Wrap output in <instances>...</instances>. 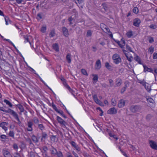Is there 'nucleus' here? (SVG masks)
Masks as SVG:
<instances>
[{"label": "nucleus", "mask_w": 157, "mask_h": 157, "mask_svg": "<svg viewBox=\"0 0 157 157\" xmlns=\"http://www.w3.org/2000/svg\"><path fill=\"white\" fill-rule=\"evenodd\" d=\"M93 99L94 101H96L98 100V99L97 97V96L96 94H94V95H93Z\"/></svg>", "instance_id": "nucleus-53"}, {"label": "nucleus", "mask_w": 157, "mask_h": 157, "mask_svg": "<svg viewBox=\"0 0 157 157\" xmlns=\"http://www.w3.org/2000/svg\"><path fill=\"white\" fill-rule=\"evenodd\" d=\"M116 85L117 86H119L121 85L122 83V80L120 78H118L116 79Z\"/></svg>", "instance_id": "nucleus-17"}, {"label": "nucleus", "mask_w": 157, "mask_h": 157, "mask_svg": "<svg viewBox=\"0 0 157 157\" xmlns=\"http://www.w3.org/2000/svg\"><path fill=\"white\" fill-rule=\"evenodd\" d=\"M48 150V147L46 146H44L43 148V152H47V151Z\"/></svg>", "instance_id": "nucleus-58"}, {"label": "nucleus", "mask_w": 157, "mask_h": 157, "mask_svg": "<svg viewBox=\"0 0 157 157\" xmlns=\"http://www.w3.org/2000/svg\"><path fill=\"white\" fill-rule=\"evenodd\" d=\"M69 91L74 95L73 93L74 91L69 86H67V89Z\"/></svg>", "instance_id": "nucleus-51"}, {"label": "nucleus", "mask_w": 157, "mask_h": 157, "mask_svg": "<svg viewBox=\"0 0 157 157\" xmlns=\"http://www.w3.org/2000/svg\"><path fill=\"white\" fill-rule=\"evenodd\" d=\"M125 105V101L123 99L120 100L118 104V106L119 108L123 107Z\"/></svg>", "instance_id": "nucleus-15"}, {"label": "nucleus", "mask_w": 157, "mask_h": 157, "mask_svg": "<svg viewBox=\"0 0 157 157\" xmlns=\"http://www.w3.org/2000/svg\"><path fill=\"white\" fill-rule=\"evenodd\" d=\"M141 107L140 105H131L130 108V109L131 112L132 113H136L141 109Z\"/></svg>", "instance_id": "nucleus-2"}, {"label": "nucleus", "mask_w": 157, "mask_h": 157, "mask_svg": "<svg viewBox=\"0 0 157 157\" xmlns=\"http://www.w3.org/2000/svg\"><path fill=\"white\" fill-rule=\"evenodd\" d=\"M71 55L70 53H68L67 55L66 58L68 62L70 63L71 62Z\"/></svg>", "instance_id": "nucleus-19"}, {"label": "nucleus", "mask_w": 157, "mask_h": 157, "mask_svg": "<svg viewBox=\"0 0 157 157\" xmlns=\"http://www.w3.org/2000/svg\"><path fill=\"white\" fill-rule=\"evenodd\" d=\"M4 102H5L7 105H8L10 107H12L13 105L12 103L8 100L6 99H4L3 101Z\"/></svg>", "instance_id": "nucleus-26"}, {"label": "nucleus", "mask_w": 157, "mask_h": 157, "mask_svg": "<svg viewBox=\"0 0 157 157\" xmlns=\"http://www.w3.org/2000/svg\"><path fill=\"white\" fill-rule=\"evenodd\" d=\"M14 132L13 131H10L9 134V136L13 138H14Z\"/></svg>", "instance_id": "nucleus-43"}, {"label": "nucleus", "mask_w": 157, "mask_h": 157, "mask_svg": "<svg viewBox=\"0 0 157 157\" xmlns=\"http://www.w3.org/2000/svg\"><path fill=\"white\" fill-rule=\"evenodd\" d=\"M140 22V20L139 18H136L134 19L133 25L136 27H138Z\"/></svg>", "instance_id": "nucleus-8"}, {"label": "nucleus", "mask_w": 157, "mask_h": 157, "mask_svg": "<svg viewBox=\"0 0 157 157\" xmlns=\"http://www.w3.org/2000/svg\"><path fill=\"white\" fill-rule=\"evenodd\" d=\"M126 49L127 50H128L130 52H132L131 48L127 44L126 45Z\"/></svg>", "instance_id": "nucleus-52"}, {"label": "nucleus", "mask_w": 157, "mask_h": 157, "mask_svg": "<svg viewBox=\"0 0 157 157\" xmlns=\"http://www.w3.org/2000/svg\"><path fill=\"white\" fill-rule=\"evenodd\" d=\"M0 110L6 113H10L13 116V117H14L15 119L17 120L18 121V123L20 124L21 123V122L19 119L17 114L13 110L10 109H8L6 110L3 109V107H0Z\"/></svg>", "instance_id": "nucleus-1"}, {"label": "nucleus", "mask_w": 157, "mask_h": 157, "mask_svg": "<svg viewBox=\"0 0 157 157\" xmlns=\"http://www.w3.org/2000/svg\"><path fill=\"white\" fill-rule=\"evenodd\" d=\"M113 59L114 63L116 64H118L121 61V58L117 54H114L113 56Z\"/></svg>", "instance_id": "nucleus-3"}, {"label": "nucleus", "mask_w": 157, "mask_h": 157, "mask_svg": "<svg viewBox=\"0 0 157 157\" xmlns=\"http://www.w3.org/2000/svg\"><path fill=\"white\" fill-rule=\"evenodd\" d=\"M46 30V26H43L41 28V31L43 33L45 32Z\"/></svg>", "instance_id": "nucleus-44"}, {"label": "nucleus", "mask_w": 157, "mask_h": 157, "mask_svg": "<svg viewBox=\"0 0 157 157\" xmlns=\"http://www.w3.org/2000/svg\"><path fill=\"white\" fill-rule=\"evenodd\" d=\"M154 72L155 73L154 74L155 77V74L157 75V68H154Z\"/></svg>", "instance_id": "nucleus-63"}, {"label": "nucleus", "mask_w": 157, "mask_h": 157, "mask_svg": "<svg viewBox=\"0 0 157 157\" xmlns=\"http://www.w3.org/2000/svg\"><path fill=\"white\" fill-rule=\"evenodd\" d=\"M101 67V64L100 60L98 59L96 62L95 66V69L97 70H99Z\"/></svg>", "instance_id": "nucleus-9"}, {"label": "nucleus", "mask_w": 157, "mask_h": 157, "mask_svg": "<svg viewBox=\"0 0 157 157\" xmlns=\"http://www.w3.org/2000/svg\"><path fill=\"white\" fill-rule=\"evenodd\" d=\"M25 42H29L30 45H31V43L29 41V39L27 37H25Z\"/></svg>", "instance_id": "nucleus-61"}, {"label": "nucleus", "mask_w": 157, "mask_h": 157, "mask_svg": "<svg viewBox=\"0 0 157 157\" xmlns=\"http://www.w3.org/2000/svg\"><path fill=\"white\" fill-rule=\"evenodd\" d=\"M39 76V79H40V80L41 82H43V83L44 84V85H46V86L47 87H48V88L49 90H52V89H51L49 87H48V86L47 85H46V84H45V82H44L43 81V80L41 79V78H40V77L39 76Z\"/></svg>", "instance_id": "nucleus-49"}, {"label": "nucleus", "mask_w": 157, "mask_h": 157, "mask_svg": "<svg viewBox=\"0 0 157 157\" xmlns=\"http://www.w3.org/2000/svg\"><path fill=\"white\" fill-rule=\"evenodd\" d=\"M126 35L128 38H131L133 35V33L132 31H130L127 32Z\"/></svg>", "instance_id": "nucleus-25"}, {"label": "nucleus", "mask_w": 157, "mask_h": 157, "mask_svg": "<svg viewBox=\"0 0 157 157\" xmlns=\"http://www.w3.org/2000/svg\"><path fill=\"white\" fill-rule=\"evenodd\" d=\"M109 135L110 137H113L114 138L116 139V140H117L118 139V138L116 137V135H113L111 133H109Z\"/></svg>", "instance_id": "nucleus-47"}, {"label": "nucleus", "mask_w": 157, "mask_h": 157, "mask_svg": "<svg viewBox=\"0 0 157 157\" xmlns=\"http://www.w3.org/2000/svg\"><path fill=\"white\" fill-rule=\"evenodd\" d=\"M153 59H157V53L155 52L153 54Z\"/></svg>", "instance_id": "nucleus-56"}, {"label": "nucleus", "mask_w": 157, "mask_h": 157, "mask_svg": "<svg viewBox=\"0 0 157 157\" xmlns=\"http://www.w3.org/2000/svg\"><path fill=\"white\" fill-rule=\"evenodd\" d=\"M52 47L56 51L58 52L59 51L58 45L57 44L55 43L54 44L52 45Z\"/></svg>", "instance_id": "nucleus-23"}, {"label": "nucleus", "mask_w": 157, "mask_h": 157, "mask_svg": "<svg viewBox=\"0 0 157 157\" xmlns=\"http://www.w3.org/2000/svg\"><path fill=\"white\" fill-rule=\"evenodd\" d=\"M154 48H152V47H150L149 48V51L150 52H151V53H152L153 51H154Z\"/></svg>", "instance_id": "nucleus-62"}, {"label": "nucleus", "mask_w": 157, "mask_h": 157, "mask_svg": "<svg viewBox=\"0 0 157 157\" xmlns=\"http://www.w3.org/2000/svg\"><path fill=\"white\" fill-rule=\"evenodd\" d=\"M150 146L153 149L157 150V145L156 143L152 140H150L149 141Z\"/></svg>", "instance_id": "nucleus-7"}, {"label": "nucleus", "mask_w": 157, "mask_h": 157, "mask_svg": "<svg viewBox=\"0 0 157 157\" xmlns=\"http://www.w3.org/2000/svg\"><path fill=\"white\" fill-rule=\"evenodd\" d=\"M148 38L149 40V42L150 43H151L154 41L153 38L151 36H148Z\"/></svg>", "instance_id": "nucleus-39"}, {"label": "nucleus", "mask_w": 157, "mask_h": 157, "mask_svg": "<svg viewBox=\"0 0 157 157\" xmlns=\"http://www.w3.org/2000/svg\"><path fill=\"white\" fill-rule=\"evenodd\" d=\"M8 123L6 122H3L0 123V127H2L5 131H6L7 130V128L6 126L7 125Z\"/></svg>", "instance_id": "nucleus-12"}, {"label": "nucleus", "mask_w": 157, "mask_h": 157, "mask_svg": "<svg viewBox=\"0 0 157 157\" xmlns=\"http://www.w3.org/2000/svg\"><path fill=\"white\" fill-rule=\"evenodd\" d=\"M13 148L15 150H17L18 147L17 144H14L13 145Z\"/></svg>", "instance_id": "nucleus-55"}, {"label": "nucleus", "mask_w": 157, "mask_h": 157, "mask_svg": "<svg viewBox=\"0 0 157 157\" xmlns=\"http://www.w3.org/2000/svg\"><path fill=\"white\" fill-rule=\"evenodd\" d=\"M147 84L148 85H147L146 84L144 86L147 91L148 92H150L151 90V86L149 85L148 84Z\"/></svg>", "instance_id": "nucleus-24"}, {"label": "nucleus", "mask_w": 157, "mask_h": 157, "mask_svg": "<svg viewBox=\"0 0 157 157\" xmlns=\"http://www.w3.org/2000/svg\"><path fill=\"white\" fill-rule=\"evenodd\" d=\"M58 113L60 114L63 117L65 118H67V117L63 114V112L61 110H59L58 112Z\"/></svg>", "instance_id": "nucleus-30"}, {"label": "nucleus", "mask_w": 157, "mask_h": 157, "mask_svg": "<svg viewBox=\"0 0 157 157\" xmlns=\"http://www.w3.org/2000/svg\"><path fill=\"white\" fill-rule=\"evenodd\" d=\"M121 45H120V47L122 48H124V46L125 45V42L124 40L123 39H122L121 40Z\"/></svg>", "instance_id": "nucleus-27"}, {"label": "nucleus", "mask_w": 157, "mask_h": 157, "mask_svg": "<svg viewBox=\"0 0 157 157\" xmlns=\"http://www.w3.org/2000/svg\"><path fill=\"white\" fill-rule=\"evenodd\" d=\"M144 68V71L145 72L146 71H148L150 72L153 73V70L152 68H148L145 65H143Z\"/></svg>", "instance_id": "nucleus-11"}, {"label": "nucleus", "mask_w": 157, "mask_h": 157, "mask_svg": "<svg viewBox=\"0 0 157 157\" xmlns=\"http://www.w3.org/2000/svg\"><path fill=\"white\" fill-rule=\"evenodd\" d=\"M51 151L52 153L54 155H56L58 152L57 150L54 147L51 150Z\"/></svg>", "instance_id": "nucleus-38"}, {"label": "nucleus", "mask_w": 157, "mask_h": 157, "mask_svg": "<svg viewBox=\"0 0 157 157\" xmlns=\"http://www.w3.org/2000/svg\"><path fill=\"white\" fill-rule=\"evenodd\" d=\"M21 146L22 147L24 148V147H25L26 145L24 142L21 141Z\"/></svg>", "instance_id": "nucleus-59"}, {"label": "nucleus", "mask_w": 157, "mask_h": 157, "mask_svg": "<svg viewBox=\"0 0 157 157\" xmlns=\"http://www.w3.org/2000/svg\"><path fill=\"white\" fill-rule=\"evenodd\" d=\"M33 123L31 121H29L27 122V125L28 127L31 128L32 127V126L33 125Z\"/></svg>", "instance_id": "nucleus-42"}, {"label": "nucleus", "mask_w": 157, "mask_h": 157, "mask_svg": "<svg viewBox=\"0 0 157 157\" xmlns=\"http://www.w3.org/2000/svg\"><path fill=\"white\" fill-rule=\"evenodd\" d=\"M139 83L142 84L143 86H144L146 84H148L144 80V79L143 80L139 81Z\"/></svg>", "instance_id": "nucleus-41"}, {"label": "nucleus", "mask_w": 157, "mask_h": 157, "mask_svg": "<svg viewBox=\"0 0 157 157\" xmlns=\"http://www.w3.org/2000/svg\"><path fill=\"white\" fill-rule=\"evenodd\" d=\"M109 82L110 83V86L111 87H112L113 85V81L111 79H109Z\"/></svg>", "instance_id": "nucleus-57"}, {"label": "nucleus", "mask_w": 157, "mask_h": 157, "mask_svg": "<svg viewBox=\"0 0 157 157\" xmlns=\"http://www.w3.org/2000/svg\"><path fill=\"white\" fill-rule=\"evenodd\" d=\"M94 78H93V83L94 84V83H96L98 80V75H93Z\"/></svg>", "instance_id": "nucleus-21"}, {"label": "nucleus", "mask_w": 157, "mask_h": 157, "mask_svg": "<svg viewBox=\"0 0 157 157\" xmlns=\"http://www.w3.org/2000/svg\"><path fill=\"white\" fill-rule=\"evenodd\" d=\"M56 155L58 157H63L62 152L60 151H58Z\"/></svg>", "instance_id": "nucleus-33"}, {"label": "nucleus", "mask_w": 157, "mask_h": 157, "mask_svg": "<svg viewBox=\"0 0 157 157\" xmlns=\"http://www.w3.org/2000/svg\"><path fill=\"white\" fill-rule=\"evenodd\" d=\"M43 157H49L47 155V152H43Z\"/></svg>", "instance_id": "nucleus-64"}, {"label": "nucleus", "mask_w": 157, "mask_h": 157, "mask_svg": "<svg viewBox=\"0 0 157 157\" xmlns=\"http://www.w3.org/2000/svg\"><path fill=\"white\" fill-rule=\"evenodd\" d=\"M38 128L41 131L43 130L45 128V127L42 124H38Z\"/></svg>", "instance_id": "nucleus-29"}, {"label": "nucleus", "mask_w": 157, "mask_h": 157, "mask_svg": "<svg viewBox=\"0 0 157 157\" xmlns=\"http://www.w3.org/2000/svg\"><path fill=\"white\" fill-rule=\"evenodd\" d=\"M17 108L19 109L21 112H23L24 110L23 106L21 104H18L17 105Z\"/></svg>", "instance_id": "nucleus-22"}, {"label": "nucleus", "mask_w": 157, "mask_h": 157, "mask_svg": "<svg viewBox=\"0 0 157 157\" xmlns=\"http://www.w3.org/2000/svg\"><path fill=\"white\" fill-rule=\"evenodd\" d=\"M52 106L53 108L57 112L59 110L57 108V107H56V105L54 104V103L52 102Z\"/></svg>", "instance_id": "nucleus-37"}, {"label": "nucleus", "mask_w": 157, "mask_h": 157, "mask_svg": "<svg viewBox=\"0 0 157 157\" xmlns=\"http://www.w3.org/2000/svg\"><path fill=\"white\" fill-rule=\"evenodd\" d=\"M112 101V104L114 106H115L117 104V102L115 99H112L111 100Z\"/></svg>", "instance_id": "nucleus-48"}, {"label": "nucleus", "mask_w": 157, "mask_h": 157, "mask_svg": "<svg viewBox=\"0 0 157 157\" xmlns=\"http://www.w3.org/2000/svg\"><path fill=\"white\" fill-rule=\"evenodd\" d=\"M3 153L5 157H11V156L10 152L6 149L3 150Z\"/></svg>", "instance_id": "nucleus-13"}, {"label": "nucleus", "mask_w": 157, "mask_h": 157, "mask_svg": "<svg viewBox=\"0 0 157 157\" xmlns=\"http://www.w3.org/2000/svg\"><path fill=\"white\" fill-rule=\"evenodd\" d=\"M57 120L58 122L63 126H65L67 123L61 118L58 116H57Z\"/></svg>", "instance_id": "nucleus-4"}, {"label": "nucleus", "mask_w": 157, "mask_h": 157, "mask_svg": "<svg viewBox=\"0 0 157 157\" xmlns=\"http://www.w3.org/2000/svg\"><path fill=\"white\" fill-rule=\"evenodd\" d=\"M95 102L97 104L99 105L100 106H104V105L102 101H100L98 99L97 101H96Z\"/></svg>", "instance_id": "nucleus-31"}, {"label": "nucleus", "mask_w": 157, "mask_h": 157, "mask_svg": "<svg viewBox=\"0 0 157 157\" xmlns=\"http://www.w3.org/2000/svg\"><path fill=\"white\" fill-rule=\"evenodd\" d=\"M133 12L136 14H137L138 13L139 10L137 7H135L133 10Z\"/></svg>", "instance_id": "nucleus-40"}, {"label": "nucleus", "mask_w": 157, "mask_h": 157, "mask_svg": "<svg viewBox=\"0 0 157 157\" xmlns=\"http://www.w3.org/2000/svg\"><path fill=\"white\" fill-rule=\"evenodd\" d=\"M33 121L35 124H38L39 122V119L36 117H34L33 119Z\"/></svg>", "instance_id": "nucleus-28"}, {"label": "nucleus", "mask_w": 157, "mask_h": 157, "mask_svg": "<svg viewBox=\"0 0 157 157\" xmlns=\"http://www.w3.org/2000/svg\"><path fill=\"white\" fill-rule=\"evenodd\" d=\"M134 59L139 64H142L140 58L137 55L136 56V57H134Z\"/></svg>", "instance_id": "nucleus-20"}, {"label": "nucleus", "mask_w": 157, "mask_h": 157, "mask_svg": "<svg viewBox=\"0 0 157 157\" xmlns=\"http://www.w3.org/2000/svg\"><path fill=\"white\" fill-rule=\"evenodd\" d=\"M105 65L106 68L109 71H112L113 70V67L109 64V63H105Z\"/></svg>", "instance_id": "nucleus-14"}, {"label": "nucleus", "mask_w": 157, "mask_h": 157, "mask_svg": "<svg viewBox=\"0 0 157 157\" xmlns=\"http://www.w3.org/2000/svg\"><path fill=\"white\" fill-rule=\"evenodd\" d=\"M92 35V31L91 30H88L87 34L86 36L87 37H89L91 36Z\"/></svg>", "instance_id": "nucleus-46"}, {"label": "nucleus", "mask_w": 157, "mask_h": 157, "mask_svg": "<svg viewBox=\"0 0 157 157\" xmlns=\"http://www.w3.org/2000/svg\"><path fill=\"white\" fill-rule=\"evenodd\" d=\"M31 139L34 143H36L39 142L38 138L34 135L32 136Z\"/></svg>", "instance_id": "nucleus-16"}, {"label": "nucleus", "mask_w": 157, "mask_h": 157, "mask_svg": "<svg viewBox=\"0 0 157 157\" xmlns=\"http://www.w3.org/2000/svg\"><path fill=\"white\" fill-rule=\"evenodd\" d=\"M149 27L153 29H155L157 28V26L155 24H151L149 26Z\"/></svg>", "instance_id": "nucleus-35"}, {"label": "nucleus", "mask_w": 157, "mask_h": 157, "mask_svg": "<svg viewBox=\"0 0 157 157\" xmlns=\"http://www.w3.org/2000/svg\"><path fill=\"white\" fill-rule=\"evenodd\" d=\"M73 19L71 17H70L68 19V21L70 22V25L72 24L73 23L72 22V21L73 20Z\"/></svg>", "instance_id": "nucleus-50"}, {"label": "nucleus", "mask_w": 157, "mask_h": 157, "mask_svg": "<svg viewBox=\"0 0 157 157\" xmlns=\"http://www.w3.org/2000/svg\"><path fill=\"white\" fill-rule=\"evenodd\" d=\"M71 145L74 147L78 151H80V148L77 144L74 141H71L70 143Z\"/></svg>", "instance_id": "nucleus-6"}, {"label": "nucleus", "mask_w": 157, "mask_h": 157, "mask_svg": "<svg viewBox=\"0 0 157 157\" xmlns=\"http://www.w3.org/2000/svg\"><path fill=\"white\" fill-rule=\"evenodd\" d=\"M117 110L115 107H113L107 111L108 114L111 115L115 114L117 113Z\"/></svg>", "instance_id": "nucleus-5"}, {"label": "nucleus", "mask_w": 157, "mask_h": 157, "mask_svg": "<svg viewBox=\"0 0 157 157\" xmlns=\"http://www.w3.org/2000/svg\"><path fill=\"white\" fill-rule=\"evenodd\" d=\"M44 17L43 13L41 12L38 13L37 15V18L38 20L42 19Z\"/></svg>", "instance_id": "nucleus-18"}, {"label": "nucleus", "mask_w": 157, "mask_h": 157, "mask_svg": "<svg viewBox=\"0 0 157 157\" xmlns=\"http://www.w3.org/2000/svg\"><path fill=\"white\" fill-rule=\"evenodd\" d=\"M152 117V115L151 114H148L146 116V118L147 121H149Z\"/></svg>", "instance_id": "nucleus-32"}, {"label": "nucleus", "mask_w": 157, "mask_h": 157, "mask_svg": "<svg viewBox=\"0 0 157 157\" xmlns=\"http://www.w3.org/2000/svg\"><path fill=\"white\" fill-rule=\"evenodd\" d=\"M42 137L44 139H45L48 137V135L45 132H43L42 133Z\"/></svg>", "instance_id": "nucleus-36"}, {"label": "nucleus", "mask_w": 157, "mask_h": 157, "mask_svg": "<svg viewBox=\"0 0 157 157\" xmlns=\"http://www.w3.org/2000/svg\"><path fill=\"white\" fill-rule=\"evenodd\" d=\"M81 72L82 74L85 75L87 76L88 75L86 71L84 69H81Z\"/></svg>", "instance_id": "nucleus-45"}, {"label": "nucleus", "mask_w": 157, "mask_h": 157, "mask_svg": "<svg viewBox=\"0 0 157 157\" xmlns=\"http://www.w3.org/2000/svg\"><path fill=\"white\" fill-rule=\"evenodd\" d=\"M62 30L64 35L66 37H67L69 35L68 29L65 27H63L62 28Z\"/></svg>", "instance_id": "nucleus-10"}, {"label": "nucleus", "mask_w": 157, "mask_h": 157, "mask_svg": "<svg viewBox=\"0 0 157 157\" xmlns=\"http://www.w3.org/2000/svg\"><path fill=\"white\" fill-rule=\"evenodd\" d=\"M127 57V59L130 62H131L132 61V59L133 58V57L132 56H130V57H129L127 56H126Z\"/></svg>", "instance_id": "nucleus-54"}, {"label": "nucleus", "mask_w": 157, "mask_h": 157, "mask_svg": "<svg viewBox=\"0 0 157 157\" xmlns=\"http://www.w3.org/2000/svg\"><path fill=\"white\" fill-rule=\"evenodd\" d=\"M126 89V87H123L121 89V94H123L125 91Z\"/></svg>", "instance_id": "nucleus-60"}, {"label": "nucleus", "mask_w": 157, "mask_h": 157, "mask_svg": "<svg viewBox=\"0 0 157 157\" xmlns=\"http://www.w3.org/2000/svg\"><path fill=\"white\" fill-rule=\"evenodd\" d=\"M55 33L54 30H52L50 32L49 35L50 37H52L54 36Z\"/></svg>", "instance_id": "nucleus-34"}]
</instances>
